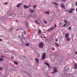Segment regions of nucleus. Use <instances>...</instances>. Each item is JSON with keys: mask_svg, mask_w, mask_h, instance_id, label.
I'll return each mask as SVG.
<instances>
[{"mask_svg": "<svg viewBox=\"0 0 77 77\" xmlns=\"http://www.w3.org/2000/svg\"><path fill=\"white\" fill-rule=\"evenodd\" d=\"M18 36H19V38H20V35H19Z\"/></svg>", "mask_w": 77, "mask_h": 77, "instance_id": "obj_47", "label": "nucleus"}, {"mask_svg": "<svg viewBox=\"0 0 77 77\" xmlns=\"http://www.w3.org/2000/svg\"><path fill=\"white\" fill-rule=\"evenodd\" d=\"M29 7H31V5H30V4H29Z\"/></svg>", "mask_w": 77, "mask_h": 77, "instance_id": "obj_41", "label": "nucleus"}, {"mask_svg": "<svg viewBox=\"0 0 77 77\" xmlns=\"http://www.w3.org/2000/svg\"><path fill=\"white\" fill-rule=\"evenodd\" d=\"M74 10H75L74 8H71L69 10H66V11L67 12H69L70 14H71V13L72 12V11L73 10L74 11Z\"/></svg>", "mask_w": 77, "mask_h": 77, "instance_id": "obj_2", "label": "nucleus"}, {"mask_svg": "<svg viewBox=\"0 0 77 77\" xmlns=\"http://www.w3.org/2000/svg\"><path fill=\"white\" fill-rule=\"evenodd\" d=\"M45 14H50V12L48 11H46L45 12Z\"/></svg>", "mask_w": 77, "mask_h": 77, "instance_id": "obj_16", "label": "nucleus"}, {"mask_svg": "<svg viewBox=\"0 0 77 77\" xmlns=\"http://www.w3.org/2000/svg\"><path fill=\"white\" fill-rule=\"evenodd\" d=\"M45 65H46L48 66V68H51V67L50 66V64H49L48 63H47V62L45 63Z\"/></svg>", "mask_w": 77, "mask_h": 77, "instance_id": "obj_7", "label": "nucleus"}, {"mask_svg": "<svg viewBox=\"0 0 77 77\" xmlns=\"http://www.w3.org/2000/svg\"><path fill=\"white\" fill-rule=\"evenodd\" d=\"M3 58H0V61H2L3 60Z\"/></svg>", "mask_w": 77, "mask_h": 77, "instance_id": "obj_25", "label": "nucleus"}, {"mask_svg": "<svg viewBox=\"0 0 77 77\" xmlns=\"http://www.w3.org/2000/svg\"><path fill=\"white\" fill-rule=\"evenodd\" d=\"M0 41H2V39H0Z\"/></svg>", "mask_w": 77, "mask_h": 77, "instance_id": "obj_44", "label": "nucleus"}, {"mask_svg": "<svg viewBox=\"0 0 77 77\" xmlns=\"http://www.w3.org/2000/svg\"><path fill=\"white\" fill-rule=\"evenodd\" d=\"M67 21H66V20H64V22H65V23H66V22H67Z\"/></svg>", "mask_w": 77, "mask_h": 77, "instance_id": "obj_32", "label": "nucleus"}, {"mask_svg": "<svg viewBox=\"0 0 77 77\" xmlns=\"http://www.w3.org/2000/svg\"><path fill=\"white\" fill-rule=\"evenodd\" d=\"M21 5V4H19L17 5V8H19V7H20V5Z\"/></svg>", "mask_w": 77, "mask_h": 77, "instance_id": "obj_18", "label": "nucleus"}, {"mask_svg": "<svg viewBox=\"0 0 77 77\" xmlns=\"http://www.w3.org/2000/svg\"><path fill=\"white\" fill-rule=\"evenodd\" d=\"M46 55L45 53H43L42 54V60H44L45 59Z\"/></svg>", "mask_w": 77, "mask_h": 77, "instance_id": "obj_3", "label": "nucleus"}, {"mask_svg": "<svg viewBox=\"0 0 77 77\" xmlns=\"http://www.w3.org/2000/svg\"><path fill=\"white\" fill-rule=\"evenodd\" d=\"M55 41H57V42L58 41V40H57V39H56L55 40Z\"/></svg>", "mask_w": 77, "mask_h": 77, "instance_id": "obj_38", "label": "nucleus"}, {"mask_svg": "<svg viewBox=\"0 0 77 77\" xmlns=\"http://www.w3.org/2000/svg\"><path fill=\"white\" fill-rule=\"evenodd\" d=\"M41 38H42V36H41Z\"/></svg>", "mask_w": 77, "mask_h": 77, "instance_id": "obj_49", "label": "nucleus"}, {"mask_svg": "<svg viewBox=\"0 0 77 77\" xmlns=\"http://www.w3.org/2000/svg\"><path fill=\"white\" fill-rule=\"evenodd\" d=\"M8 2H5V5H8Z\"/></svg>", "mask_w": 77, "mask_h": 77, "instance_id": "obj_31", "label": "nucleus"}, {"mask_svg": "<svg viewBox=\"0 0 77 77\" xmlns=\"http://www.w3.org/2000/svg\"><path fill=\"white\" fill-rule=\"evenodd\" d=\"M22 38H23V39H26V38H25V37H22Z\"/></svg>", "mask_w": 77, "mask_h": 77, "instance_id": "obj_42", "label": "nucleus"}, {"mask_svg": "<svg viewBox=\"0 0 77 77\" xmlns=\"http://www.w3.org/2000/svg\"><path fill=\"white\" fill-rule=\"evenodd\" d=\"M15 64V65H18V62H16V61H14L13 62Z\"/></svg>", "mask_w": 77, "mask_h": 77, "instance_id": "obj_15", "label": "nucleus"}, {"mask_svg": "<svg viewBox=\"0 0 77 77\" xmlns=\"http://www.w3.org/2000/svg\"><path fill=\"white\" fill-rule=\"evenodd\" d=\"M30 12H31V13H33L34 12V11L33 9H31V8H30Z\"/></svg>", "mask_w": 77, "mask_h": 77, "instance_id": "obj_14", "label": "nucleus"}, {"mask_svg": "<svg viewBox=\"0 0 77 77\" xmlns=\"http://www.w3.org/2000/svg\"><path fill=\"white\" fill-rule=\"evenodd\" d=\"M74 68L75 69H76L77 68V64L75 63L74 64Z\"/></svg>", "mask_w": 77, "mask_h": 77, "instance_id": "obj_9", "label": "nucleus"}, {"mask_svg": "<svg viewBox=\"0 0 77 77\" xmlns=\"http://www.w3.org/2000/svg\"><path fill=\"white\" fill-rule=\"evenodd\" d=\"M29 8V6H26V8Z\"/></svg>", "mask_w": 77, "mask_h": 77, "instance_id": "obj_34", "label": "nucleus"}, {"mask_svg": "<svg viewBox=\"0 0 77 77\" xmlns=\"http://www.w3.org/2000/svg\"><path fill=\"white\" fill-rule=\"evenodd\" d=\"M43 20H44V23H45V24H47V21H45L44 19Z\"/></svg>", "mask_w": 77, "mask_h": 77, "instance_id": "obj_23", "label": "nucleus"}, {"mask_svg": "<svg viewBox=\"0 0 77 77\" xmlns=\"http://www.w3.org/2000/svg\"><path fill=\"white\" fill-rule=\"evenodd\" d=\"M19 29L20 30H21V27H19Z\"/></svg>", "mask_w": 77, "mask_h": 77, "instance_id": "obj_36", "label": "nucleus"}, {"mask_svg": "<svg viewBox=\"0 0 77 77\" xmlns=\"http://www.w3.org/2000/svg\"><path fill=\"white\" fill-rule=\"evenodd\" d=\"M44 47V43L42 42H40L39 43V48H43Z\"/></svg>", "mask_w": 77, "mask_h": 77, "instance_id": "obj_1", "label": "nucleus"}, {"mask_svg": "<svg viewBox=\"0 0 77 77\" xmlns=\"http://www.w3.org/2000/svg\"><path fill=\"white\" fill-rule=\"evenodd\" d=\"M77 2H76L75 3V6H77Z\"/></svg>", "mask_w": 77, "mask_h": 77, "instance_id": "obj_43", "label": "nucleus"}, {"mask_svg": "<svg viewBox=\"0 0 77 77\" xmlns=\"http://www.w3.org/2000/svg\"><path fill=\"white\" fill-rule=\"evenodd\" d=\"M19 30L18 29H16V31H18Z\"/></svg>", "mask_w": 77, "mask_h": 77, "instance_id": "obj_39", "label": "nucleus"}, {"mask_svg": "<svg viewBox=\"0 0 77 77\" xmlns=\"http://www.w3.org/2000/svg\"><path fill=\"white\" fill-rule=\"evenodd\" d=\"M24 34H25V35H26V31H24Z\"/></svg>", "mask_w": 77, "mask_h": 77, "instance_id": "obj_37", "label": "nucleus"}, {"mask_svg": "<svg viewBox=\"0 0 77 77\" xmlns=\"http://www.w3.org/2000/svg\"><path fill=\"white\" fill-rule=\"evenodd\" d=\"M54 27H55V28L57 27V25H56V24H55L54 25Z\"/></svg>", "mask_w": 77, "mask_h": 77, "instance_id": "obj_30", "label": "nucleus"}, {"mask_svg": "<svg viewBox=\"0 0 77 77\" xmlns=\"http://www.w3.org/2000/svg\"><path fill=\"white\" fill-rule=\"evenodd\" d=\"M37 57H39V55H38V56H37Z\"/></svg>", "mask_w": 77, "mask_h": 77, "instance_id": "obj_50", "label": "nucleus"}, {"mask_svg": "<svg viewBox=\"0 0 77 77\" xmlns=\"http://www.w3.org/2000/svg\"><path fill=\"white\" fill-rule=\"evenodd\" d=\"M1 57H5V56H4L3 55H2L1 56Z\"/></svg>", "mask_w": 77, "mask_h": 77, "instance_id": "obj_35", "label": "nucleus"}, {"mask_svg": "<svg viewBox=\"0 0 77 77\" xmlns=\"http://www.w3.org/2000/svg\"><path fill=\"white\" fill-rule=\"evenodd\" d=\"M29 43H27L25 45V46H26L27 47H28L29 46Z\"/></svg>", "mask_w": 77, "mask_h": 77, "instance_id": "obj_17", "label": "nucleus"}, {"mask_svg": "<svg viewBox=\"0 0 77 77\" xmlns=\"http://www.w3.org/2000/svg\"><path fill=\"white\" fill-rule=\"evenodd\" d=\"M54 29V28L53 27H51L48 29V32H50L51 30H53Z\"/></svg>", "mask_w": 77, "mask_h": 77, "instance_id": "obj_5", "label": "nucleus"}, {"mask_svg": "<svg viewBox=\"0 0 77 77\" xmlns=\"http://www.w3.org/2000/svg\"><path fill=\"white\" fill-rule=\"evenodd\" d=\"M13 15H16V14H15V13H14Z\"/></svg>", "mask_w": 77, "mask_h": 77, "instance_id": "obj_45", "label": "nucleus"}, {"mask_svg": "<svg viewBox=\"0 0 77 77\" xmlns=\"http://www.w3.org/2000/svg\"><path fill=\"white\" fill-rule=\"evenodd\" d=\"M45 65H46L48 66V68H51V67L50 66V64H49L48 63H47V62L45 63Z\"/></svg>", "mask_w": 77, "mask_h": 77, "instance_id": "obj_6", "label": "nucleus"}, {"mask_svg": "<svg viewBox=\"0 0 77 77\" xmlns=\"http://www.w3.org/2000/svg\"><path fill=\"white\" fill-rule=\"evenodd\" d=\"M66 39L67 41H69L71 40V38L68 37L66 38Z\"/></svg>", "mask_w": 77, "mask_h": 77, "instance_id": "obj_13", "label": "nucleus"}, {"mask_svg": "<svg viewBox=\"0 0 77 77\" xmlns=\"http://www.w3.org/2000/svg\"><path fill=\"white\" fill-rule=\"evenodd\" d=\"M35 60L36 61V62H38V63H39V59H38L37 58H36L35 59Z\"/></svg>", "mask_w": 77, "mask_h": 77, "instance_id": "obj_12", "label": "nucleus"}, {"mask_svg": "<svg viewBox=\"0 0 77 77\" xmlns=\"http://www.w3.org/2000/svg\"><path fill=\"white\" fill-rule=\"evenodd\" d=\"M1 69H2V68L0 66V71H1Z\"/></svg>", "mask_w": 77, "mask_h": 77, "instance_id": "obj_33", "label": "nucleus"}, {"mask_svg": "<svg viewBox=\"0 0 77 77\" xmlns=\"http://www.w3.org/2000/svg\"><path fill=\"white\" fill-rule=\"evenodd\" d=\"M35 23H36L37 24V25H40L41 23H39V21L37 20H35Z\"/></svg>", "mask_w": 77, "mask_h": 77, "instance_id": "obj_4", "label": "nucleus"}, {"mask_svg": "<svg viewBox=\"0 0 77 77\" xmlns=\"http://www.w3.org/2000/svg\"><path fill=\"white\" fill-rule=\"evenodd\" d=\"M37 7V6L36 5H34L33 6V8H36Z\"/></svg>", "mask_w": 77, "mask_h": 77, "instance_id": "obj_24", "label": "nucleus"}, {"mask_svg": "<svg viewBox=\"0 0 77 77\" xmlns=\"http://www.w3.org/2000/svg\"><path fill=\"white\" fill-rule=\"evenodd\" d=\"M33 8V9H34V11L35 9V8Z\"/></svg>", "mask_w": 77, "mask_h": 77, "instance_id": "obj_48", "label": "nucleus"}, {"mask_svg": "<svg viewBox=\"0 0 77 77\" xmlns=\"http://www.w3.org/2000/svg\"><path fill=\"white\" fill-rule=\"evenodd\" d=\"M55 44L56 45H57V47H59V44H57V42H55Z\"/></svg>", "mask_w": 77, "mask_h": 77, "instance_id": "obj_21", "label": "nucleus"}, {"mask_svg": "<svg viewBox=\"0 0 77 77\" xmlns=\"http://www.w3.org/2000/svg\"><path fill=\"white\" fill-rule=\"evenodd\" d=\"M38 33H39V34H40V33H41V30H39L38 31Z\"/></svg>", "mask_w": 77, "mask_h": 77, "instance_id": "obj_22", "label": "nucleus"}, {"mask_svg": "<svg viewBox=\"0 0 77 77\" xmlns=\"http://www.w3.org/2000/svg\"><path fill=\"white\" fill-rule=\"evenodd\" d=\"M52 3H53V4H54L55 5H58V4H57L55 2H53Z\"/></svg>", "mask_w": 77, "mask_h": 77, "instance_id": "obj_20", "label": "nucleus"}, {"mask_svg": "<svg viewBox=\"0 0 77 77\" xmlns=\"http://www.w3.org/2000/svg\"><path fill=\"white\" fill-rule=\"evenodd\" d=\"M21 40H22V41H23V39H21Z\"/></svg>", "mask_w": 77, "mask_h": 77, "instance_id": "obj_51", "label": "nucleus"}, {"mask_svg": "<svg viewBox=\"0 0 77 77\" xmlns=\"http://www.w3.org/2000/svg\"><path fill=\"white\" fill-rule=\"evenodd\" d=\"M26 6H27L26 5H24V8H25V9L26 8Z\"/></svg>", "mask_w": 77, "mask_h": 77, "instance_id": "obj_26", "label": "nucleus"}, {"mask_svg": "<svg viewBox=\"0 0 77 77\" xmlns=\"http://www.w3.org/2000/svg\"><path fill=\"white\" fill-rule=\"evenodd\" d=\"M66 23H68V22H67V23H66L65 24H64L63 26V27H65V26H66Z\"/></svg>", "mask_w": 77, "mask_h": 77, "instance_id": "obj_19", "label": "nucleus"}, {"mask_svg": "<svg viewBox=\"0 0 77 77\" xmlns=\"http://www.w3.org/2000/svg\"><path fill=\"white\" fill-rule=\"evenodd\" d=\"M68 37H69V34L68 33H66V34H65V38H68Z\"/></svg>", "mask_w": 77, "mask_h": 77, "instance_id": "obj_10", "label": "nucleus"}, {"mask_svg": "<svg viewBox=\"0 0 77 77\" xmlns=\"http://www.w3.org/2000/svg\"><path fill=\"white\" fill-rule=\"evenodd\" d=\"M65 5H64V4H61V7L62 8H63V9H65Z\"/></svg>", "mask_w": 77, "mask_h": 77, "instance_id": "obj_11", "label": "nucleus"}, {"mask_svg": "<svg viewBox=\"0 0 77 77\" xmlns=\"http://www.w3.org/2000/svg\"><path fill=\"white\" fill-rule=\"evenodd\" d=\"M63 2H66V0H61Z\"/></svg>", "mask_w": 77, "mask_h": 77, "instance_id": "obj_27", "label": "nucleus"}, {"mask_svg": "<svg viewBox=\"0 0 77 77\" xmlns=\"http://www.w3.org/2000/svg\"><path fill=\"white\" fill-rule=\"evenodd\" d=\"M11 0L12 1L13 0Z\"/></svg>", "mask_w": 77, "mask_h": 77, "instance_id": "obj_53", "label": "nucleus"}, {"mask_svg": "<svg viewBox=\"0 0 77 77\" xmlns=\"http://www.w3.org/2000/svg\"><path fill=\"white\" fill-rule=\"evenodd\" d=\"M42 38H46V37L44 36V37H42Z\"/></svg>", "mask_w": 77, "mask_h": 77, "instance_id": "obj_40", "label": "nucleus"}, {"mask_svg": "<svg viewBox=\"0 0 77 77\" xmlns=\"http://www.w3.org/2000/svg\"><path fill=\"white\" fill-rule=\"evenodd\" d=\"M57 69H56V68H55L53 72H52V74H54V73L56 72H57Z\"/></svg>", "mask_w": 77, "mask_h": 77, "instance_id": "obj_8", "label": "nucleus"}, {"mask_svg": "<svg viewBox=\"0 0 77 77\" xmlns=\"http://www.w3.org/2000/svg\"><path fill=\"white\" fill-rule=\"evenodd\" d=\"M68 29H69V30H71V27H69Z\"/></svg>", "mask_w": 77, "mask_h": 77, "instance_id": "obj_28", "label": "nucleus"}, {"mask_svg": "<svg viewBox=\"0 0 77 77\" xmlns=\"http://www.w3.org/2000/svg\"><path fill=\"white\" fill-rule=\"evenodd\" d=\"M11 59H14V58H13V57H11Z\"/></svg>", "mask_w": 77, "mask_h": 77, "instance_id": "obj_46", "label": "nucleus"}, {"mask_svg": "<svg viewBox=\"0 0 77 77\" xmlns=\"http://www.w3.org/2000/svg\"><path fill=\"white\" fill-rule=\"evenodd\" d=\"M52 50H53V51H54V50H55V49H54V47H53L52 48Z\"/></svg>", "mask_w": 77, "mask_h": 77, "instance_id": "obj_29", "label": "nucleus"}, {"mask_svg": "<svg viewBox=\"0 0 77 77\" xmlns=\"http://www.w3.org/2000/svg\"><path fill=\"white\" fill-rule=\"evenodd\" d=\"M17 21H17V20H16Z\"/></svg>", "mask_w": 77, "mask_h": 77, "instance_id": "obj_52", "label": "nucleus"}]
</instances>
